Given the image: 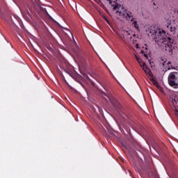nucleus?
<instances>
[{
  "mask_svg": "<svg viewBox=\"0 0 178 178\" xmlns=\"http://www.w3.org/2000/svg\"><path fill=\"white\" fill-rule=\"evenodd\" d=\"M149 33L152 34V38H154L155 42L158 44H163L165 41H168V43L165 46V51L169 52L170 55L173 54V44L174 41L170 37L166 36V32L163 29H159L156 30L150 29Z\"/></svg>",
  "mask_w": 178,
  "mask_h": 178,
  "instance_id": "f257e3e1",
  "label": "nucleus"
},
{
  "mask_svg": "<svg viewBox=\"0 0 178 178\" xmlns=\"http://www.w3.org/2000/svg\"><path fill=\"white\" fill-rule=\"evenodd\" d=\"M108 1L110 5L113 6V9L118 16L120 17H126V16H129L130 19H133L131 17V12L127 11L123 6L116 3V0H108Z\"/></svg>",
  "mask_w": 178,
  "mask_h": 178,
  "instance_id": "f03ea898",
  "label": "nucleus"
},
{
  "mask_svg": "<svg viewBox=\"0 0 178 178\" xmlns=\"http://www.w3.org/2000/svg\"><path fill=\"white\" fill-rule=\"evenodd\" d=\"M168 83L174 88H178V72H173L168 75Z\"/></svg>",
  "mask_w": 178,
  "mask_h": 178,
  "instance_id": "7ed1b4c3",
  "label": "nucleus"
},
{
  "mask_svg": "<svg viewBox=\"0 0 178 178\" xmlns=\"http://www.w3.org/2000/svg\"><path fill=\"white\" fill-rule=\"evenodd\" d=\"M131 17H132V19L130 18V17L129 16H126V17H122V19H127V20H130V22H132V24H134V27L136 29H138V24H137V21H134V17H133V14L131 13Z\"/></svg>",
  "mask_w": 178,
  "mask_h": 178,
  "instance_id": "20e7f679",
  "label": "nucleus"
},
{
  "mask_svg": "<svg viewBox=\"0 0 178 178\" xmlns=\"http://www.w3.org/2000/svg\"><path fill=\"white\" fill-rule=\"evenodd\" d=\"M142 66V69L145 72V73H146V74H149V76H152V72H151V70H149V67L147 66L145 62H143Z\"/></svg>",
  "mask_w": 178,
  "mask_h": 178,
  "instance_id": "39448f33",
  "label": "nucleus"
},
{
  "mask_svg": "<svg viewBox=\"0 0 178 178\" xmlns=\"http://www.w3.org/2000/svg\"><path fill=\"white\" fill-rule=\"evenodd\" d=\"M111 104L112 105H113V106L115 108H118V109L120 108V104H119V102L118 101V99L113 98L112 100H111Z\"/></svg>",
  "mask_w": 178,
  "mask_h": 178,
  "instance_id": "423d86ee",
  "label": "nucleus"
},
{
  "mask_svg": "<svg viewBox=\"0 0 178 178\" xmlns=\"http://www.w3.org/2000/svg\"><path fill=\"white\" fill-rule=\"evenodd\" d=\"M167 29L171 33H175V31H176V27L172 26V24H168L167 26Z\"/></svg>",
  "mask_w": 178,
  "mask_h": 178,
  "instance_id": "0eeeda50",
  "label": "nucleus"
},
{
  "mask_svg": "<svg viewBox=\"0 0 178 178\" xmlns=\"http://www.w3.org/2000/svg\"><path fill=\"white\" fill-rule=\"evenodd\" d=\"M134 56H135V58H136L137 62L139 63L140 67H143V62L141 61V59L140 58H138V56H137L136 54H134Z\"/></svg>",
  "mask_w": 178,
  "mask_h": 178,
  "instance_id": "6e6552de",
  "label": "nucleus"
},
{
  "mask_svg": "<svg viewBox=\"0 0 178 178\" xmlns=\"http://www.w3.org/2000/svg\"><path fill=\"white\" fill-rule=\"evenodd\" d=\"M150 80L152 84L155 86V87H156L157 88H159V85L156 83V81H155L154 78L150 79Z\"/></svg>",
  "mask_w": 178,
  "mask_h": 178,
  "instance_id": "1a4fd4ad",
  "label": "nucleus"
},
{
  "mask_svg": "<svg viewBox=\"0 0 178 178\" xmlns=\"http://www.w3.org/2000/svg\"><path fill=\"white\" fill-rule=\"evenodd\" d=\"M103 19H104V20H105V22H106V23H108V24L111 25V22H109V19H108V18H106V17L104 16Z\"/></svg>",
  "mask_w": 178,
  "mask_h": 178,
  "instance_id": "9d476101",
  "label": "nucleus"
},
{
  "mask_svg": "<svg viewBox=\"0 0 178 178\" xmlns=\"http://www.w3.org/2000/svg\"><path fill=\"white\" fill-rule=\"evenodd\" d=\"M161 62H163V66H165V63H166V60L165 58H161Z\"/></svg>",
  "mask_w": 178,
  "mask_h": 178,
  "instance_id": "9b49d317",
  "label": "nucleus"
},
{
  "mask_svg": "<svg viewBox=\"0 0 178 178\" xmlns=\"http://www.w3.org/2000/svg\"><path fill=\"white\" fill-rule=\"evenodd\" d=\"M0 16H3V11H2V9L0 8Z\"/></svg>",
  "mask_w": 178,
  "mask_h": 178,
  "instance_id": "f8f14e48",
  "label": "nucleus"
},
{
  "mask_svg": "<svg viewBox=\"0 0 178 178\" xmlns=\"http://www.w3.org/2000/svg\"><path fill=\"white\" fill-rule=\"evenodd\" d=\"M144 56H145V58H146V59H148V54H144Z\"/></svg>",
  "mask_w": 178,
  "mask_h": 178,
  "instance_id": "ddd939ff",
  "label": "nucleus"
},
{
  "mask_svg": "<svg viewBox=\"0 0 178 178\" xmlns=\"http://www.w3.org/2000/svg\"><path fill=\"white\" fill-rule=\"evenodd\" d=\"M172 63H170V61L168 62L167 65H171Z\"/></svg>",
  "mask_w": 178,
  "mask_h": 178,
  "instance_id": "4468645a",
  "label": "nucleus"
},
{
  "mask_svg": "<svg viewBox=\"0 0 178 178\" xmlns=\"http://www.w3.org/2000/svg\"><path fill=\"white\" fill-rule=\"evenodd\" d=\"M153 5H154L155 6H156V4L155 3V2H153Z\"/></svg>",
  "mask_w": 178,
  "mask_h": 178,
  "instance_id": "2eb2a0df",
  "label": "nucleus"
},
{
  "mask_svg": "<svg viewBox=\"0 0 178 178\" xmlns=\"http://www.w3.org/2000/svg\"><path fill=\"white\" fill-rule=\"evenodd\" d=\"M174 102H176V100H174ZM172 102H173V99H172Z\"/></svg>",
  "mask_w": 178,
  "mask_h": 178,
  "instance_id": "dca6fc26",
  "label": "nucleus"
}]
</instances>
